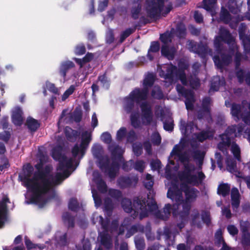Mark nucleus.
Here are the masks:
<instances>
[{"mask_svg": "<svg viewBox=\"0 0 250 250\" xmlns=\"http://www.w3.org/2000/svg\"><path fill=\"white\" fill-rule=\"evenodd\" d=\"M51 171V167L46 165L43 170L34 172V183L32 186L31 194L28 204L38 205L40 208H43L47 203V200L43 198L52 187V182L47 177Z\"/></svg>", "mask_w": 250, "mask_h": 250, "instance_id": "f257e3e1", "label": "nucleus"}, {"mask_svg": "<svg viewBox=\"0 0 250 250\" xmlns=\"http://www.w3.org/2000/svg\"><path fill=\"white\" fill-rule=\"evenodd\" d=\"M112 156V163L107 156H102L98 159L99 167L105 173H106L110 179L113 180L117 176L120 167L119 163L116 161V158L121 160L122 157L121 147L116 145L110 149Z\"/></svg>", "mask_w": 250, "mask_h": 250, "instance_id": "f03ea898", "label": "nucleus"}, {"mask_svg": "<svg viewBox=\"0 0 250 250\" xmlns=\"http://www.w3.org/2000/svg\"><path fill=\"white\" fill-rule=\"evenodd\" d=\"M146 199L145 198L135 197L133 198V203L130 199L124 198L121 202L122 207L124 211L127 213L133 211L131 216L136 218L140 214L141 219L147 216V210L146 207Z\"/></svg>", "mask_w": 250, "mask_h": 250, "instance_id": "7ed1b4c3", "label": "nucleus"}, {"mask_svg": "<svg viewBox=\"0 0 250 250\" xmlns=\"http://www.w3.org/2000/svg\"><path fill=\"white\" fill-rule=\"evenodd\" d=\"M166 0H146V10L148 16L151 19L159 17Z\"/></svg>", "mask_w": 250, "mask_h": 250, "instance_id": "20e7f679", "label": "nucleus"}, {"mask_svg": "<svg viewBox=\"0 0 250 250\" xmlns=\"http://www.w3.org/2000/svg\"><path fill=\"white\" fill-rule=\"evenodd\" d=\"M190 171L183 170L179 172L178 177L180 181H185L188 184L198 186L201 184L205 179V175L202 171L198 172L197 175L191 174Z\"/></svg>", "mask_w": 250, "mask_h": 250, "instance_id": "39448f33", "label": "nucleus"}, {"mask_svg": "<svg viewBox=\"0 0 250 250\" xmlns=\"http://www.w3.org/2000/svg\"><path fill=\"white\" fill-rule=\"evenodd\" d=\"M52 157L55 160L59 161L58 170H63L65 168H70L72 166V159H67L66 156L62 154L61 146H57L52 149Z\"/></svg>", "mask_w": 250, "mask_h": 250, "instance_id": "423d86ee", "label": "nucleus"}, {"mask_svg": "<svg viewBox=\"0 0 250 250\" xmlns=\"http://www.w3.org/2000/svg\"><path fill=\"white\" fill-rule=\"evenodd\" d=\"M34 171V168L30 164H27L23 172L19 175V178L24 184V187L32 194V186L34 183V175L30 178Z\"/></svg>", "mask_w": 250, "mask_h": 250, "instance_id": "0eeeda50", "label": "nucleus"}, {"mask_svg": "<svg viewBox=\"0 0 250 250\" xmlns=\"http://www.w3.org/2000/svg\"><path fill=\"white\" fill-rule=\"evenodd\" d=\"M160 76L164 78L168 85L175 83L179 79V75L177 71V66L170 63L166 67V70H161Z\"/></svg>", "mask_w": 250, "mask_h": 250, "instance_id": "6e6552de", "label": "nucleus"}, {"mask_svg": "<svg viewBox=\"0 0 250 250\" xmlns=\"http://www.w3.org/2000/svg\"><path fill=\"white\" fill-rule=\"evenodd\" d=\"M139 178L137 175L129 177L121 176L117 179V184L122 189L135 187L138 182Z\"/></svg>", "mask_w": 250, "mask_h": 250, "instance_id": "1a4fd4ad", "label": "nucleus"}, {"mask_svg": "<svg viewBox=\"0 0 250 250\" xmlns=\"http://www.w3.org/2000/svg\"><path fill=\"white\" fill-rule=\"evenodd\" d=\"M218 54L220 55H215L213 58V60L217 68L222 69L225 66H227L232 61V57L230 54H226L222 52Z\"/></svg>", "mask_w": 250, "mask_h": 250, "instance_id": "9d476101", "label": "nucleus"}, {"mask_svg": "<svg viewBox=\"0 0 250 250\" xmlns=\"http://www.w3.org/2000/svg\"><path fill=\"white\" fill-rule=\"evenodd\" d=\"M148 93V88L136 87L129 93V95L135 101L136 103H139L141 101L147 100Z\"/></svg>", "mask_w": 250, "mask_h": 250, "instance_id": "9b49d317", "label": "nucleus"}, {"mask_svg": "<svg viewBox=\"0 0 250 250\" xmlns=\"http://www.w3.org/2000/svg\"><path fill=\"white\" fill-rule=\"evenodd\" d=\"M143 120L146 121V124L150 125L153 119V112L150 105L147 102H142L140 105Z\"/></svg>", "mask_w": 250, "mask_h": 250, "instance_id": "f8f14e48", "label": "nucleus"}, {"mask_svg": "<svg viewBox=\"0 0 250 250\" xmlns=\"http://www.w3.org/2000/svg\"><path fill=\"white\" fill-rule=\"evenodd\" d=\"M235 75L240 84L243 83L244 82L250 87V71L245 70L239 67L238 68H234Z\"/></svg>", "mask_w": 250, "mask_h": 250, "instance_id": "ddd939ff", "label": "nucleus"}, {"mask_svg": "<svg viewBox=\"0 0 250 250\" xmlns=\"http://www.w3.org/2000/svg\"><path fill=\"white\" fill-rule=\"evenodd\" d=\"M10 203V200L8 197L2 198L0 201V229L2 228L7 219V213L8 207L7 203Z\"/></svg>", "mask_w": 250, "mask_h": 250, "instance_id": "4468645a", "label": "nucleus"}, {"mask_svg": "<svg viewBox=\"0 0 250 250\" xmlns=\"http://www.w3.org/2000/svg\"><path fill=\"white\" fill-rule=\"evenodd\" d=\"M93 181L97 186L98 190L102 193H105L107 191V186L103 179L101 174L99 172L94 171L93 173Z\"/></svg>", "mask_w": 250, "mask_h": 250, "instance_id": "2eb2a0df", "label": "nucleus"}, {"mask_svg": "<svg viewBox=\"0 0 250 250\" xmlns=\"http://www.w3.org/2000/svg\"><path fill=\"white\" fill-rule=\"evenodd\" d=\"M182 185L186 201L190 203L194 201L197 198L198 190L194 188H190L187 184H182Z\"/></svg>", "mask_w": 250, "mask_h": 250, "instance_id": "dca6fc26", "label": "nucleus"}, {"mask_svg": "<svg viewBox=\"0 0 250 250\" xmlns=\"http://www.w3.org/2000/svg\"><path fill=\"white\" fill-rule=\"evenodd\" d=\"M178 66L177 71L179 75V79L184 85H187L188 81L185 70L188 69V65L185 62L180 61L178 62Z\"/></svg>", "mask_w": 250, "mask_h": 250, "instance_id": "f3484780", "label": "nucleus"}, {"mask_svg": "<svg viewBox=\"0 0 250 250\" xmlns=\"http://www.w3.org/2000/svg\"><path fill=\"white\" fill-rule=\"evenodd\" d=\"M91 140L92 136L90 132H89L88 131H84L82 133V140L80 144L82 156L85 154L86 150L88 147Z\"/></svg>", "mask_w": 250, "mask_h": 250, "instance_id": "a211bd4d", "label": "nucleus"}, {"mask_svg": "<svg viewBox=\"0 0 250 250\" xmlns=\"http://www.w3.org/2000/svg\"><path fill=\"white\" fill-rule=\"evenodd\" d=\"M182 196V190L176 184H172L167 191V197L172 200L179 199Z\"/></svg>", "mask_w": 250, "mask_h": 250, "instance_id": "6ab92c4d", "label": "nucleus"}, {"mask_svg": "<svg viewBox=\"0 0 250 250\" xmlns=\"http://www.w3.org/2000/svg\"><path fill=\"white\" fill-rule=\"evenodd\" d=\"M236 125L229 126L227 128L225 132L220 135V137L224 138L225 140L229 141L231 144V142L236 137Z\"/></svg>", "mask_w": 250, "mask_h": 250, "instance_id": "aec40b11", "label": "nucleus"}, {"mask_svg": "<svg viewBox=\"0 0 250 250\" xmlns=\"http://www.w3.org/2000/svg\"><path fill=\"white\" fill-rule=\"evenodd\" d=\"M161 52L163 56L171 61L174 59L176 50L174 46L169 47L167 45H163Z\"/></svg>", "mask_w": 250, "mask_h": 250, "instance_id": "412c9836", "label": "nucleus"}, {"mask_svg": "<svg viewBox=\"0 0 250 250\" xmlns=\"http://www.w3.org/2000/svg\"><path fill=\"white\" fill-rule=\"evenodd\" d=\"M171 205L170 204H166L163 210H158L156 212L157 218L166 221L170 215Z\"/></svg>", "mask_w": 250, "mask_h": 250, "instance_id": "4be33fe9", "label": "nucleus"}, {"mask_svg": "<svg viewBox=\"0 0 250 250\" xmlns=\"http://www.w3.org/2000/svg\"><path fill=\"white\" fill-rule=\"evenodd\" d=\"M141 10L142 4L141 0H134L133 6L130 9L131 17L134 20H137L139 17Z\"/></svg>", "mask_w": 250, "mask_h": 250, "instance_id": "5701e85b", "label": "nucleus"}, {"mask_svg": "<svg viewBox=\"0 0 250 250\" xmlns=\"http://www.w3.org/2000/svg\"><path fill=\"white\" fill-rule=\"evenodd\" d=\"M23 112L22 110L18 107L13 112L12 114L13 123L17 126H21L23 122Z\"/></svg>", "mask_w": 250, "mask_h": 250, "instance_id": "b1692460", "label": "nucleus"}, {"mask_svg": "<svg viewBox=\"0 0 250 250\" xmlns=\"http://www.w3.org/2000/svg\"><path fill=\"white\" fill-rule=\"evenodd\" d=\"M62 220L64 225L68 229L75 227V217L69 212H63L62 215Z\"/></svg>", "mask_w": 250, "mask_h": 250, "instance_id": "393cba45", "label": "nucleus"}, {"mask_svg": "<svg viewBox=\"0 0 250 250\" xmlns=\"http://www.w3.org/2000/svg\"><path fill=\"white\" fill-rule=\"evenodd\" d=\"M75 67V64L70 61L63 62L62 63L59 70L60 75L64 79L66 77L67 71L72 68Z\"/></svg>", "mask_w": 250, "mask_h": 250, "instance_id": "a878e982", "label": "nucleus"}, {"mask_svg": "<svg viewBox=\"0 0 250 250\" xmlns=\"http://www.w3.org/2000/svg\"><path fill=\"white\" fill-rule=\"evenodd\" d=\"M218 38H220L223 42L228 44L233 41V38L229 31L225 28H220Z\"/></svg>", "mask_w": 250, "mask_h": 250, "instance_id": "bb28decb", "label": "nucleus"}, {"mask_svg": "<svg viewBox=\"0 0 250 250\" xmlns=\"http://www.w3.org/2000/svg\"><path fill=\"white\" fill-rule=\"evenodd\" d=\"M25 125L31 132H35L40 126L39 122L31 117H28L26 121Z\"/></svg>", "mask_w": 250, "mask_h": 250, "instance_id": "cd10ccee", "label": "nucleus"}, {"mask_svg": "<svg viewBox=\"0 0 250 250\" xmlns=\"http://www.w3.org/2000/svg\"><path fill=\"white\" fill-rule=\"evenodd\" d=\"M135 101L131 98V97L128 95L124 99V109L126 113H132V110L135 106Z\"/></svg>", "mask_w": 250, "mask_h": 250, "instance_id": "c85d7f7f", "label": "nucleus"}, {"mask_svg": "<svg viewBox=\"0 0 250 250\" xmlns=\"http://www.w3.org/2000/svg\"><path fill=\"white\" fill-rule=\"evenodd\" d=\"M231 15L224 6L221 7L219 14V21L225 24H228L231 20Z\"/></svg>", "mask_w": 250, "mask_h": 250, "instance_id": "c756f323", "label": "nucleus"}, {"mask_svg": "<svg viewBox=\"0 0 250 250\" xmlns=\"http://www.w3.org/2000/svg\"><path fill=\"white\" fill-rule=\"evenodd\" d=\"M145 231V227L143 225L140 224H137L132 225L127 231L125 234L126 238H129L135 233L139 231L140 232H144Z\"/></svg>", "mask_w": 250, "mask_h": 250, "instance_id": "7c9ffc66", "label": "nucleus"}, {"mask_svg": "<svg viewBox=\"0 0 250 250\" xmlns=\"http://www.w3.org/2000/svg\"><path fill=\"white\" fill-rule=\"evenodd\" d=\"M183 210L179 213V216L181 220L185 221L188 218L189 211L191 209V205L189 202H186L182 205Z\"/></svg>", "mask_w": 250, "mask_h": 250, "instance_id": "2f4dec72", "label": "nucleus"}, {"mask_svg": "<svg viewBox=\"0 0 250 250\" xmlns=\"http://www.w3.org/2000/svg\"><path fill=\"white\" fill-rule=\"evenodd\" d=\"M203 8L207 11L211 13L212 15L215 12V7L217 0H203Z\"/></svg>", "mask_w": 250, "mask_h": 250, "instance_id": "473e14b6", "label": "nucleus"}, {"mask_svg": "<svg viewBox=\"0 0 250 250\" xmlns=\"http://www.w3.org/2000/svg\"><path fill=\"white\" fill-rule=\"evenodd\" d=\"M155 81V76L152 73H148L143 80V87L148 88L152 87Z\"/></svg>", "mask_w": 250, "mask_h": 250, "instance_id": "72a5a7b5", "label": "nucleus"}, {"mask_svg": "<svg viewBox=\"0 0 250 250\" xmlns=\"http://www.w3.org/2000/svg\"><path fill=\"white\" fill-rule=\"evenodd\" d=\"M230 187L227 183L220 184L217 188V194L225 197L229 195L230 192Z\"/></svg>", "mask_w": 250, "mask_h": 250, "instance_id": "f704fd0d", "label": "nucleus"}, {"mask_svg": "<svg viewBox=\"0 0 250 250\" xmlns=\"http://www.w3.org/2000/svg\"><path fill=\"white\" fill-rule=\"evenodd\" d=\"M160 50V43L158 41H153L151 42L150 48L148 50L147 57L150 61L153 60V56L150 53L158 52Z\"/></svg>", "mask_w": 250, "mask_h": 250, "instance_id": "c9c22d12", "label": "nucleus"}, {"mask_svg": "<svg viewBox=\"0 0 250 250\" xmlns=\"http://www.w3.org/2000/svg\"><path fill=\"white\" fill-rule=\"evenodd\" d=\"M240 39L242 40L244 51L246 53L250 52V38L242 32L239 33Z\"/></svg>", "mask_w": 250, "mask_h": 250, "instance_id": "e433bc0d", "label": "nucleus"}, {"mask_svg": "<svg viewBox=\"0 0 250 250\" xmlns=\"http://www.w3.org/2000/svg\"><path fill=\"white\" fill-rule=\"evenodd\" d=\"M139 118L140 114L138 111L133 112L131 113L130 116L131 125L135 128H138L141 125V122Z\"/></svg>", "mask_w": 250, "mask_h": 250, "instance_id": "4c0bfd02", "label": "nucleus"}, {"mask_svg": "<svg viewBox=\"0 0 250 250\" xmlns=\"http://www.w3.org/2000/svg\"><path fill=\"white\" fill-rule=\"evenodd\" d=\"M241 109L242 106L240 104L233 103L231 106L230 113L233 117L239 119L241 115Z\"/></svg>", "mask_w": 250, "mask_h": 250, "instance_id": "58836bf2", "label": "nucleus"}, {"mask_svg": "<svg viewBox=\"0 0 250 250\" xmlns=\"http://www.w3.org/2000/svg\"><path fill=\"white\" fill-rule=\"evenodd\" d=\"M151 96L157 100H162L164 98V93L159 85H155L151 91Z\"/></svg>", "mask_w": 250, "mask_h": 250, "instance_id": "ea45409f", "label": "nucleus"}, {"mask_svg": "<svg viewBox=\"0 0 250 250\" xmlns=\"http://www.w3.org/2000/svg\"><path fill=\"white\" fill-rule=\"evenodd\" d=\"M101 243L106 249H109L112 246L110 236L108 233H104L101 236Z\"/></svg>", "mask_w": 250, "mask_h": 250, "instance_id": "a19ab883", "label": "nucleus"}, {"mask_svg": "<svg viewBox=\"0 0 250 250\" xmlns=\"http://www.w3.org/2000/svg\"><path fill=\"white\" fill-rule=\"evenodd\" d=\"M186 98L185 105L188 110H193L194 109V103L195 99L192 92L188 94V96L184 97Z\"/></svg>", "mask_w": 250, "mask_h": 250, "instance_id": "79ce46f5", "label": "nucleus"}, {"mask_svg": "<svg viewBox=\"0 0 250 250\" xmlns=\"http://www.w3.org/2000/svg\"><path fill=\"white\" fill-rule=\"evenodd\" d=\"M65 134L66 137L69 141L75 140L78 135V132L77 130H73L67 126L65 128Z\"/></svg>", "mask_w": 250, "mask_h": 250, "instance_id": "37998d69", "label": "nucleus"}, {"mask_svg": "<svg viewBox=\"0 0 250 250\" xmlns=\"http://www.w3.org/2000/svg\"><path fill=\"white\" fill-rule=\"evenodd\" d=\"M176 35L180 39L185 38L186 36V28L183 24H178L176 27Z\"/></svg>", "mask_w": 250, "mask_h": 250, "instance_id": "c03bdc74", "label": "nucleus"}, {"mask_svg": "<svg viewBox=\"0 0 250 250\" xmlns=\"http://www.w3.org/2000/svg\"><path fill=\"white\" fill-rule=\"evenodd\" d=\"M68 208L74 212H77L80 208L79 203L75 198H71L68 202Z\"/></svg>", "mask_w": 250, "mask_h": 250, "instance_id": "a18cd8bd", "label": "nucleus"}, {"mask_svg": "<svg viewBox=\"0 0 250 250\" xmlns=\"http://www.w3.org/2000/svg\"><path fill=\"white\" fill-rule=\"evenodd\" d=\"M210 103L211 98L209 97H206L203 98L202 103V109H203V111L209 114L210 112Z\"/></svg>", "mask_w": 250, "mask_h": 250, "instance_id": "49530a36", "label": "nucleus"}, {"mask_svg": "<svg viewBox=\"0 0 250 250\" xmlns=\"http://www.w3.org/2000/svg\"><path fill=\"white\" fill-rule=\"evenodd\" d=\"M189 85L194 89H197L200 86V79L196 76H191L189 79Z\"/></svg>", "mask_w": 250, "mask_h": 250, "instance_id": "de8ad7c7", "label": "nucleus"}, {"mask_svg": "<svg viewBox=\"0 0 250 250\" xmlns=\"http://www.w3.org/2000/svg\"><path fill=\"white\" fill-rule=\"evenodd\" d=\"M154 185V180L152 175L147 173L146 176L145 181L144 182V186L147 190H151Z\"/></svg>", "mask_w": 250, "mask_h": 250, "instance_id": "09e8293b", "label": "nucleus"}, {"mask_svg": "<svg viewBox=\"0 0 250 250\" xmlns=\"http://www.w3.org/2000/svg\"><path fill=\"white\" fill-rule=\"evenodd\" d=\"M222 141L219 142L217 145L218 149L221 151L222 152L225 153L227 152V147H229L230 145V142L227 141L224 139V138H220Z\"/></svg>", "mask_w": 250, "mask_h": 250, "instance_id": "8fccbe9b", "label": "nucleus"}, {"mask_svg": "<svg viewBox=\"0 0 250 250\" xmlns=\"http://www.w3.org/2000/svg\"><path fill=\"white\" fill-rule=\"evenodd\" d=\"M201 219L204 223L208 227L211 222L210 212L203 210L201 212Z\"/></svg>", "mask_w": 250, "mask_h": 250, "instance_id": "3c124183", "label": "nucleus"}, {"mask_svg": "<svg viewBox=\"0 0 250 250\" xmlns=\"http://www.w3.org/2000/svg\"><path fill=\"white\" fill-rule=\"evenodd\" d=\"M135 28H128L122 32L120 35L119 42H123L127 37H128L131 34L135 32Z\"/></svg>", "mask_w": 250, "mask_h": 250, "instance_id": "603ef678", "label": "nucleus"}, {"mask_svg": "<svg viewBox=\"0 0 250 250\" xmlns=\"http://www.w3.org/2000/svg\"><path fill=\"white\" fill-rule=\"evenodd\" d=\"M114 208L112 200L108 197L104 199V209L108 213H111Z\"/></svg>", "mask_w": 250, "mask_h": 250, "instance_id": "864d4df0", "label": "nucleus"}, {"mask_svg": "<svg viewBox=\"0 0 250 250\" xmlns=\"http://www.w3.org/2000/svg\"><path fill=\"white\" fill-rule=\"evenodd\" d=\"M231 144V152L232 153L234 157L238 160H239L241 158V151L240 147L237 144H236L235 142L232 141Z\"/></svg>", "mask_w": 250, "mask_h": 250, "instance_id": "5fc2aeb1", "label": "nucleus"}, {"mask_svg": "<svg viewBox=\"0 0 250 250\" xmlns=\"http://www.w3.org/2000/svg\"><path fill=\"white\" fill-rule=\"evenodd\" d=\"M199 212L197 209H194L192 210V213L191 214V223L194 225H196L197 228H201V225L200 222H197V219L199 217Z\"/></svg>", "mask_w": 250, "mask_h": 250, "instance_id": "6e6d98bb", "label": "nucleus"}, {"mask_svg": "<svg viewBox=\"0 0 250 250\" xmlns=\"http://www.w3.org/2000/svg\"><path fill=\"white\" fill-rule=\"evenodd\" d=\"M172 34L168 32H166L160 35V39L161 41L164 44V45H167L169 42L172 41Z\"/></svg>", "mask_w": 250, "mask_h": 250, "instance_id": "4d7b16f0", "label": "nucleus"}, {"mask_svg": "<svg viewBox=\"0 0 250 250\" xmlns=\"http://www.w3.org/2000/svg\"><path fill=\"white\" fill-rule=\"evenodd\" d=\"M223 42L222 39L218 38V36H216L214 39V46L217 53H220L223 50Z\"/></svg>", "mask_w": 250, "mask_h": 250, "instance_id": "13d9d810", "label": "nucleus"}, {"mask_svg": "<svg viewBox=\"0 0 250 250\" xmlns=\"http://www.w3.org/2000/svg\"><path fill=\"white\" fill-rule=\"evenodd\" d=\"M209 133L208 131L203 130L196 134V138L199 142L202 143L209 138Z\"/></svg>", "mask_w": 250, "mask_h": 250, "instance_id": "bf43d9fd", "label": "nucleus"}, {"mask_svg": "<svg viewBox=\"0 0 250 250\" xmlns=\"http://www.w3.org/2000/svg\"><path fill=\"white\" fill-rule=\"evenodd\" d=\"M108 194L111 197L118 200L122 197V191L116 189H109L108 191Z\"/></svg>", "mask_w": 250, "mask_h": 250, "instance_id": "052dcab7", "label": "nucleus"}, {"mask_svg": "<svg viewBox=\"0 0 250 250\" xmlns=\"http://www.w3.org/2000/svg\"><path fill=\"white\" fill-rule=\"evenodd\" d=\"M64 179L63 174L61 172H57L54 178L51 181L52 183V187L60 185Z\"/></svg>", "mask_w": 250, "mask_h": 250, "instance_id": "680f3d73", "label": "nucleus"}, {"mask_svg": "<svg viewBox=\"0 0 250 250\" xmlns=\"http://www.w3.org/2000/svg\"><path fill=\"white\" fill-rule=\"evenodd\" d=\"M196 54H198L201 57H205L207 54V48L206 45L202 43H199L197 47V49L196 50Z\"/></svg>", "mask_w": 250, "mask_h": 250, "instance_id": "e2e57ef3", "label": "nucleus"}, {"mask_svg": "<svg viewBox=\"0 0 250 250\" xmlns=\"http://www.w3.org/2000/svg\"><path fill=\"white\" fill-rule=\"evenodd\" d=\"M176 90L179 94H181L184 97L188 96L192 92L186 89L185 87L180 84H177L176 85Z\"/></svg>", "mask_w": 250, "mask_h": 250, "instance_id": "0e129e2a", "label": "nucleus"}, {"mask_svg": "<svg viewBox=\"0 0 250 250\" xmlns=\"http://www.w3.org/2000/svg\"><path fill=\"white\" fill-rule=\"evenodd\" d=\"M98 80L101 82L103 87H105L106 88H108L109 87V81L108 80L105 73L102 75L99 76Z\"/></svg>", "mask_w": 250, "mask_h": 250, "instance_id": "69168bd1", "label": "nucleus"}, {"mask_svg": "<svg viewBox=\"0 0 250 250\" xmlns=\"http://www.w3.org/2000/svg\"><path fill=\"white\" fill-rule=\"evenodd\" d=\"M135 246L137 250H144L145 248V242L143 238H138L135 239Z\"/></svg>", "mask_w": 250, "mask_h": 250, "instance_id": "338daca9", "label": "nucleus"}, {"mask_svg": "<svg viewBox=\"0 0 250 250\" xmlns=\"http://www.w3.org/2000/svg\"><path fill=\"white\" fill-rule=\"evenodd\" d=\"M161 137L158 132L153 133L151 136V142L154 146H159L161 143Z\"/></svg>", "mask_w": 250, "mask_h": 250, "instance_id": "774afa93", "label": "nucleus"}]
</instances>
